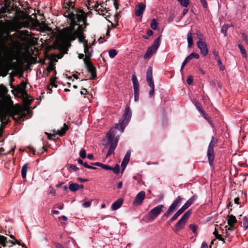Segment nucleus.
<instances>
[{
  "label": "nucleus",
  "mask_w": 248,
  "mask_h": 248,
  "mask_svg": "<svg viewBox=\"0 0 248 248\" xmlns=\"http://www.w3.org/2000/svg\"><path fill=\"white\" fill-rule=\"evenodd\" d=\"M68 126L64 124L61 130H58L55 133H54L53 135H59L62 136L65 134V132L68 130Z\"/></svg>",
  "instance_id": "22"
},
{
  "label": "nucleus",
  "mask_w": 248,
  "mask_h": 248,
  "mask_svg": "<svg viewBox=\"0 0 248 248\" xmlns=\"http://www.w3.org/2000/svg\"><path fill=\"white\" fill-rule=\"evenodd\" d=\"M189 227L192 230L193 232L194 233H196L197 232V228L195 225L191 224L190 225Z\"/></svg>",
  "instance_id": "48"
},
{
  "label": "nucleus",
  "mask_w": 248,
  "mask_h": 248,
  "mask_svg": "<svg viewBox=\"0 0 248 248\" xmlns=\"http://www.w3.org/2000/svg\"><path fill=\"white\" fill-rule=\"evenodd\" d=\"M80 156L82 158H85L86 156V151L84 149H81L79 153Z\"/></svg>",
  "instance_id": "41"
},
{
  "label": "nucleus",
  "mask_w": 248,
  "mask_h": 248,
  "mask_svg": "<svg viewBox=\"0 0 248 248\" xmlns=\"http://www.w3.org/2000/svg\"><path fill=\"white\" fill-rule=\"evenodd\" d=\"M149 86L150 87V90L149 93V96L150 97H152L154 95V94L155 85H154V84H152V85H149Z\"/></svg>",
  "instance_id": "35"
},
{
  "label": "nucleus",
  "mask_w": 248,
  "mask_h": 248,
  "mask_svg": "<svg viewBox=\"0 0 248 248\" xmlns=\"http://www.w3.org/2000/svg\"><path fill=\"white\" fill-rule=\"evenodd\" d=\"M56 247L57 248H65L62 245L59 243L56 244Z\"/></svg>",
  "instance_id": "62"
},
{
  "label": "nucleus",
  "mask_w": 248,
  "mask_h": 248,
  "mask_svg": "<svg viewBox=\"0 0 248 248\" xmlns=\"http://www.w3.org/2000/svg\"><path fill=\"white\" fill-rule=\"evenodd\" d=\"M69 189L72 192L76 191L79 189L78 185L76 183H72L69 185Z\"/></svg>",
  "instance_id": "26"
},
{
  "label": "nucleus",
  "mask_w": 248,
  "mask_h": 248,
  "mask_svg": "<svg viewBox=\"0 0 248 248\" xmlns=\"http://www.w3.org/2000/svg\"><path fill=\"white\" fill-rule=\"evenodd\" d=\"M122 186H123V182H119L117 185L118 188L121 189L122 187Z\"/></svg>",
  "instance_id": "61"
},
{
  "label": "nucleus",
  "mask_w": 248,
  "mask_h": 248,
  "mask_svg": "<svg viewBox=\"0 0 248 248\" xmlns=\"http://www.w3.org/2000/svg\"><path fill=\"white\" fill-rule=\"evenodd\" d=\"M217 142V140L213 137L208 147L207 156L211 167H213V161L214 159V147Z\"/></svg>",
  "instance_id": "5"
},
{
  "label": "nucleus",
  "mask_w": 248,
  "mask_h": 248,
  "mask_svg": "<svg viewBox=\"0 0 248 248\" xmlns=\"http://www.w3.org/2000/svg\"><path fill=\"white\" fill-rule=\"evenodd\" d=\"M83 61L88 71L91 74L92 78L93 79L96 77V68L93 65L90 60H87V58L83 59Z\"/></svg>",
  "instance_id": "11"
},
{
  "label": "nucleus",
  "mask_w": 248,
  "mask_h": 248,
  "mask_svg": "<svg viewBox=\"0 0 248 248\" xmlns=\"http://www.w3.org/2000/svg\"><path fill=\"white\" fill-rule=\"evenodd\" d=\"M4 6L0 9V18L3 16V14L9 12V10L8 9L10 6L11 1L10 0H6L4 1Z\"/></svg>",
  "instance_id": "17"
},
{
  "label": "nucleus",
  "mask_w": 248,
  "mask_h": 248,
  "mask_svg": "<svg viewBox=\"0 0 248 248\" xmlns=\"http://www.w3.org/2000/svg\"><path fill=\"white\" fill-rule=\"evenodd\" d=\"M187 40L188 43V47L190 48L192 47L193 45V41L192 39V33L191 32H189L187 34Z\"/></svg>",
  "instance_id": "24"
},
{
  "label": "nucleus",
  "mask_w": 248,
  "mask_h": 248,
  "mask_svg": "<svg viewBox=\"0 0 248 248\" xmlns=\"http://www.w3.org/2000/svg\"><path fill=\"white\" fill-rule=\"evenodd\" d=\"M131 117V112L130 110V108L127 107L125 108L124 110V119L119 121V123L116 124V126L114 128H115V132L118 129L120 130L121 133L123 132L125 127L128 123Z\"/></svg>",
  "instance_id": "4"
},
{
  "label": "nucleus",
  "mask_w": 248,
  "mask_h": 248,
  "mask_svg": "<svg viewBox=\"0 0 248 248\" xmlns=\"http://www.w3.org/2000/svg\"><path fill=\"white\" fill-rule=\"evenodd\" d=\"M200 112H201V113L202 114L203 116L204 117V118L205 119H206V120H209V117H208V115H207V114L205 112V111L203 110H203H202L201 111H200Z\"/></svg>",
  "instance_id": "51"
},
{
  "label": "nucleus",
  "mask_w": 248,
  "mask_h": 248,
  "mask_svg": "<svg viewBox=\"0 0 248 248\" xmlns=\"http://www.w3.org/2000/svg\"><path fill=\"white\" fill-rule=\"evenodd\" d=\"M117 54V52L115 49H110L108 52V55L111 58H114Z\"/></svg>",
  "instance_id": "32"
},
{
  "label": "nucleus",
  "mask_w": 248,
  "mask_h": 248,
  "mask_svg": "<svg viewBox=\"0 0 248 248\" xmlns=\"http://www.w3.org/2000/svg\"><path fill=\"white\" fill-rule=\"evenodd\" d=\"M47 70H48V71H50L54 69V65H53L52 64L50 63V64L47 66Z\"/></svg>",
  "instance_id": "55"
},
{
  "label": "nucleus",
  "mask_w": 248,
  "mask_h": 248,
  "mask_svg": "<svg viewBox=\"0 0 248 248\" xmlns=\"http://www.w3.org/2000/svg\"><path fill=\"white\" fill-rule=\"evenodd\" d=\"M217 62L218 64L220 66V68L221 70H223L224 69V67L222 65V62L220 59H217Z\"/></svg>",
  "instance_id": "50"
},
{
  "label": "nucleus",
  "mask_w": 248,
  "mask_h": 248,
  "mask_svg": "<svg viewBox=\"0 0 248 248\" xmlns=\"http://www.w3.org/2000/svg\"><path fill=\"white\" fill-rule=\"evenodd\" d=\"M198 47L200 49L201 53L203 55L206 56L208 53V50L207 48V45L204 40H198L197 42Z\"/></svg>",
  "instance_id": "12"
},
{
  "label": "nucleus",
  "mask_w": 248,
  "mask_h": 248,
  "mask_svg": "<svg viewBox=\"0 0 248 248\" xmlns=\"http://www.w3.org/2000/svg\"><path fill=\"white\" fill-rule=\"evenodd\" d=\"M74 4L70 2L64 4L63 7V16L70 20V24L68 27L62 29L58 33L56 40V44L60 48L65 49L70 46V42L78 38L79 42L83 44L87 42L85 40L83 35V29L78 22L83 21L85 24L86 17L84 12L80 10H78L74 8Z\"/></svg>",
  "instance_id": "1"
},
{
  "label": "nucleus",
  "mask_w": 248,
  "mask_h": 248,
  "mask_svg": "<svg viewBox=\"0 0 248 248\" xmlns=\"http://www.w3.org/2000/svg\"><path fill=\"white\" fill-rule=\"evenodd\" d=\"M145 198V192L141 191L138 193L136 196L135 199L133 202V205L139 206L142 204Z\"/></svg>",
  "instance_id": "13"
},
{
  "label": "nucleus",
  "mask_w": 248,
  "mask_h": 248,
  "mask_svg": "<svg viewBox=\"0 0 248 248\" xmlns=\"http://www.w3.org/2000/svg\"><path fill=\"white\" fill-rule=\"evenodd\" d=\"M180 216V214L177 211L174 215L172 216V217L170 219V222H173L178 217Z\"/></svg>",
  "instance_id": "40"
},
{
  "label": "nucleus",
  "mask_w": 248,
  "mask_h": 248,
  "mask_svg": "<svg viewBox=\"0 0 248 248\" xmlns=\"http://www.w3.org/2000/svg\"><path fill=\"white\" fill-rule=\"evenodd\" d=\"M102 164V163H99V162H95V163H93L92 165L97 166H99V167H101Z\"/></svg>",
  "instance_id": "64"
},
{
  "label": "nucleus",
  "mask_w": 248,
  "mask_h": 248,
  "mask_svg": "<svg viewBox=\"0 0 248 248\" xmlns=\"http://www.w3.org/2000/svg\"><path fill=\"white\" fill-rule=\"evenodd\" d=\"M83 165L86 168L91 169H95L96 168L92 167L91 166L88 165L86 162L83 163Z\"/></svg>",
  "instance_id": "52"
},
{
  "label": "nucleus",
  "mask_w": 248,
  "mask_h": 248,
  "mask_svg": "<svg viewBox=\"0 0 248 248\" xmlns=\"http://www.w3.org/2000/svg\"><path fill=\"white\" fill-rule=\"evenodd\" d=\"M227 223L229 226V230H232L233 227H236L235 224L237 222V219L235 216L232 215L228 216L227 217Z\"/></svg>",
  "instance_id": "14"
},
{
  "label": "nucleus",
  "mask_w": 248,
  "mask_h": 248,
  "mask_svg": "<svg viewBox=\"0 0 248 248\" xmlns=\"http://www.w3.org/2000/svg\"><path fill=\"white\" fill-rule=\"evenodd\" d=\"M193 80V79L192 76H189L187 78L186 82L189 85H190L192 83Z\"/></svg>",
  "instance_id": "46"
},
{
  "label": "nucleus",
  "mask_w": 248,
  "mask_h": 248,
  "mask_svg": "<svg viewBox=\"0 0 248 248\" xmlns=\"http://www.w3.org/2000/svg\"><path fill=\"white\" fill-rule=\"evenodd\" d=\"M131 153L130 151H128L125 155H124V157L122 161V164H121V167L123 168L122 171H123L124 169H125V167L127 164L129 162V161L130 160V157Z\"/></svg>",
  "instance_id": "19"
},
{
  "label": "nucleus",
  "mask_w": 248,
  "mask_h": 248,
  "mask_svg": "<svg viewBox=\"0 0 248 248\" xmlns=\"http://www.w3.org/2000/svg\"><path fill=\"white\" fill-rule=\"evenodd\" d=\"M230 27V26L228 24H225L222 26L221 31V32L224 34V36H226L227 35V31Z\"/></svg>",
  "instance_id": "28"
},
{
  "label": "nucleus",
  "mask_w": 248,
  "mask_h": 248,
  "mask_svg": "<svg viewBox=\"0 0 248 248\" xmlns=\"http://www.w3.org/2000/svg\"><path fill=\"white\" fill-rule=\"evenodd\" d=\"M26 84L25 82H22L20 85L17 87V91L19 93H20L22 95H24L26 93Z\"/></svg>",
  "instance_id": "21"
},
{
  "label": "nucleus",
  "mask_w": 248,
  "mask_h": 248,
  "mask_svg": "<svg viewBox=\"0 0 248 248\" xmlns=\"http://www.w3.org/2000/svg\"><path fill=\"white\" fill-rule=\"evenodd\" d=\"M30 110L27 108H23L20 105L10 107L6 105L0 106V119L2 123H8L7 117L12 116L14 119L26 117L29 114Z\"/></svg>",
  "instance_id": "2"
},
{
  "label": "nucleus",
  "mask_w": 248,
  "mask_h": 248,
  "mask_svg": "<svg viewBox=\"0 0 248 248\" xmlns=\"http://www.w3.org/2000/svg\"><path fill=\"white\" fill-rule=\"evenodd\" d=\"M77 179L78 181H79L80 182H87L88 181V180L87 179H83V178H81L80 177L78 178Z\"/></svg>",
  "instance_id": "57"
},
{
  "label": "nucleus",
  "mask_w": 248,
  "mask_h": 248,
  "mask_svg": "<svg viewBox=\"0 0 248 248\" xmlns=\"http://www.w3.org/2000/svg\"><path fill=\"white\" fill-rule=\"evenodd\" d=\"M87 93V91L85 89H82L80 91V93L81 94H86Z\"/></svg>",
  "instance_id": "59"
},
{
  "label": "nucleus",
  "mask_w": 248,
  "mask_h": 248,
  "mask_svg": "<svg viewBox=\"0 0 248 248\" xmlns=\"http://www.w3.org/2000/svg\"><path fill=\"white\" fill-rule=\"evenodd\" d=\"M158 26V23L156 21L155 19H153L152 20L151 23V27L153 30H156L157 29Z\"/></svg>",
  "instance_id": "33"
},
{
  "label": "nucleus",
  "mask_w": 248,
  "mask_h": 248,
  "mask_svg": "<svg viewBox=\"0 0 248 248\" xmlns=\"http://www.w3.org/2000/svg\"><path fill=\"white\" fill-rule=\"evenodd\" d=\"M193 103L195 105L197 109L199 111H201L203 109L202 108V106L201 104L199 102V101L197 99H193Z\"/></svg>",
  "instance_id": "27"
},
{
  "label": "nucleus",
  "mask_w": 248,
  "mask_h": 248,
  "mask_svg": "<svg viewBox=\"0 0 248 248\" xmlns=\"http://www.w3.org/2000/svg\"><path fill=\"white\" fill-rule=\"evenodd\" d=\"M147 34L149 35V36H151L153 35V32L152 30H148L147 31Z\"/></svg>",
  "instance_id": "63"
},
{
  "label": "nucleus",
  "mask_w": 248,
  "mask_h": 248,
  "mask_svg": "<svg viewBox=\"0 0 248 248\" xmlns=\"http://www.w3.org/2000/svg\"><path fill=\"white\" fill-rule=\"evenodd\" d=\"M181 200V198L180 196H178L170 206L168 210L163 215V217H165L166 218H167L171 214H172L176 209L177 207L180 205Z\"/></svg>",
  "instance_id": "8"
},
{
  "label": "nucleus",
  "mask_w": 248,
  "mask_h": 248,
  "mask_svg": "<svg viewBox=\"0 0 248 248\" xmlns=\"http://www.w3.org/2000/svg\"><path fill=\"white\" fill-rule=\"evenodd\" d=\"M181 5L184 7H186L189 3V0H177Z\"/></svg>",
  "instance_id": "34"
},
{
  "label": "nucleus",
  "mask_w": 248,
  "mask_h": 248,
  "mask_svg": "<svg viewBox=\"0 0 248 248\" xmlns=\"http://www.w3.org/2000/svg\"><path fill=\"white\" fill-rule=\"evenodd\" d=\"M84 50L85 54V57L84 59H86L87 60H90V58L92 55V50H90V46L88 44V42H84Z\"/></svg>",
  "instance_id": "16"
},
{
  "label": "nucleus",
  "mask_w": 248,
  "mask_h": 248,
  "mask_svg": "<svg viewBox=\"0 0 248 248\" xmlns=\"http://www.w3.org/2000/svg\"><path fill=\"white\" fill-rule=\"evenodd\" d=\"M92 203V201H87L83 203L82 206L85 208L89 207Z\"/></svg>",
  "instance_id": "45"
},
{
  "label": "nucleus",
  "mask_w": 248,
  "mask_h": 248,
  "mask_svg": "<svg viewBox=\"0 0 248 248\" xmlns=\"http://www.w3.org/2000/svg\"><path fill=\"white\" fill-rule=\"evenodd\" d=\"M70 168L74 170H78V167L75 165H71Z\"/></svg>",
  "instance_id": "58"
},
{
  "label": "nucleus",
  "mask_w": 248,
  "mask_h": 248,
  "mask_svg": "<svg viewBox=\"0 0 248 248\" xmlns=\"http://www.w3.org/2000/svg\"><path fill=\"white\" fill-rule=\"evenodd\" d=\"M6 240V237L4 236L0 235V244H1L3 247H5L6 246L5 243Z\"/></svg>",
  "instance_id": "36"
},
{
  "label": "nucleus",
  "mask_w": 248,
  "mask_h": 248,
  "mask_svg": "<svg viewBox=\"0 0 248 248\" xmlns=\"http://www.w3.org/2000/svg\"><path fill=\"white\" fill-rule=\"evenodd\" d=\"M202 6L204 8H206L207 7V3L206 2V0H200Z\"/></svg>",
  "instance_id": "54"
},
{
  "label": "nucleus",
  "mask_w": 248,
  "mask_h": 248,
  "mask_svg": "<svg viewBox=\"0 0 248 248\" xmlns=\"http://www.w3.org/2000/svg\"><path fill=\"white\" fill-rule=\"evenodd\" d=\"M160 36L156 39L153 43V44L149 47L144 55L145 59H149L156 52L160 43Z\"/></svg>",
  "instance_id": "6"
},
{
  "label": "nucleus",
  "mask_w": 248,
  "mask_h": 248,
  "mask_svg": "<svg viewBox=\"0 0 248 248\" xmlns=\"http://www.w3.org/2000/svg\"><path fill=\"white\" fill-rule=\"evenodd\" d=\"M112 170L114 172L115 174H118L120 171V167L118 164H116L114 168L112 167Z\"/></svg>",
  "instance_id": "39"
},
{
  "label": "nucleus",
  "mask_w": 248,
  "mask_h": 248,
  "mask_svg": "<svg viewBox=\"0 0 248 248\" xmlns=\"http://www.w3.org/2000/svg\"><path fill=\"white\" fill-rule=\"evenodd\" d=\"M152 67H149L147 69V74H146V80L148 83V85H151L154 84V81L153 80V77H152Z\"/></svg>",
  "instance_id": "18"
},
{
  "label": "nucleus",
  "mask_w": 248,
  "mask_h": 248,
  "mask_svg": "<svg viewBox=\"0 0 248 248\" xmlns=\"http://www.w3.org/2000/svg\"><path fill=\"white\" fill-rule=\"evenodd\" d=\"M189 60L192 59L193 58H195L196 59H198L200 57L199 55L195 52H193L191 53L189 56L187 57Z\"/></svg>",
  "instance_id": "31"
},
{
  "label": "nucleus",
  "mask_w": 248,
  "mask_h": 248,
  "mask_svg": "<svg viewBox=\"0 0 248 248\" xmlns=\"http://www.w3.org/2000/svg\"><path fill=\"white\" fill-rule=\"evenodd\" d=\"M226 229L227 230V232L229 233H232V237L235 234V230L236 228V227H233L231 231L229 230V226H226Z\"/></svg>",
  "instance_id": "42"
},
{
  "label": "nucleus",
  "mask_w": 248,
  "mask_h": 248,
  "mask_svg": "<svg viewBox=\"0 0 248 248\" xmlns=\"http://www.w3.org/2000/svg\"><path fill=\"white\" fill-rule=\"evenodd\" d=\"M242 226L245 230L248 228V219L246 217H244L243 218Z\"/></svg>",
  "instance_id": "30"
},
{
  "label": "nucleus",
  "mask_w": 248,
  "mask_h": 248,
  "mask_svg": "<svg viewBox=\"0 0 248 248\" xmlns=\"http://www.w3.org/2000/svg\"><path fill=\"white\" fill-rule=\"evenodd\" d=\"M191 214V210H189L183 215L180 220L175 225V229L176 231H179L184 228Z\"/></svg>",
  "instance_id": "7"
},
{
  "label": "nucleus",
  "mask_w": 248,
  "mask_h": 248,
  "mask_svg": "<svg viewBox=\"0 0 248 248\" xmlns=\"http://www.w3.org/2000/svg\"><path fill=\"white\" fill-rule=\"evenodd\" d=\"M238 46L239 48L240 49L241 53L243 55V57L245 58H246L247 56V52H246L245 49L244 48V47L240 44H239L238 45Z\"/></svg>",
  "instance_id": "29"
},
{
  "label": "nucleus",
  "mask_w": 248,
  "mask_h": 248,
  "mask_svg": "<svg viewBox=\"0 0 248 248\" xmlns=\"http://www.w3.org/2000/svg\"><path fill=\"white\" fill-rule=\"evenodd\" d=\"M197 198V196L193 195L186 202H187V203L190 206L194 202Z\"/></svg>",
  "instance_id": "38"
},
{
  "label": "nucleus",
  "mask_w": 248,
  "mask_h": 248,
  "mask_svg": "<svg viewBox=\"0 0 248 248\" xmlns=\"http://www.w3.org/2000/svg\"><path fill=\"white\" fill-rule=\"evenodd\" d=\"M190 61L189 60V59H188L187 57H186L185 60L184 61V62H183L182 63V66H181V71H182L184 66H185V65L187 63V62Z\"/></svg>",
  "instance_id": "44"
},
{
  "label": "nucleus",
  "mask_w": 248,
  "mask_h": 248,
  "mask_svg": "<svg viewBox=\"0 0 248 248\" xmlns=\"http://www.w3.org/2000/svg\"><path fill=\"white\" fill-rule=\"evenodd\" d=\"M201 248H208L207 244L205 242H203L201 245Z\"/></svg>",
  "instance_id": "56"
},
{
  "label": "nucleus",
  "mask_w": 248,
  "mask_h": 248,
  "mask_svg": "<svg viewBox=\"0 0 248 248\" xmlns=\"http://www.w3.org/2000/svg\"><path fill=\"white\" fill-rule=\"evenodd\" d=\"M164 207V205L159 204L151 209L148 214L149 219L152 221L156 218L162 212Z\"/></svg>",
  "instance_id": "10"
},
{
  "label": "nucleus",
  "mask_w": 248,
  "mask_h": 248,
  "mask_svg": "<svg viewBox=\"0 0 248 248\" xmlns=\"http://www.w3.org/2000/svg\"><path fill=\"white\" fill-rule=\"evenodd\" d=\"M123 199L120 198L114 202L111 205V209L112 210H116L118 209L123 204Z\"/></svg>",
  "instance_id": "20"
},
{
  "label": "nucleus",
  "mask_w": 248,
  "mask_h": 248,
  "mask_svg": "<svg viewBox=\"0 0 248 248\" xmlns=\"http://www.w3.org/2000/svg\"><path fill=\"white\" fill-rule=\"evenodd\" d=\"M196 34H197V37H198L199 40H203L202 39V38L203 37L202 34L201 33H200L199 31H197Z\"/></svg>",
  "instance_id": "49"
},
{
  "label": "nucleus",
  "mask_w": 248,
  "mask_h": 248,
  "mask_svg": "<svg viewBox=\"0 0 248 248\" xmlns=\"http://www.w3.org/2000/svg\"><path fill=\"white\" fill-rule=\"evenodd\" d=\"M107 138L110 144V147L106 156L108 157L114 153L119 140V137H116L115 128H111L107 133Z\"/></svg>",
  "instance_id": "3"
},
{
  "label": "nucleus",
  "mask_w": 248,
  "mask_h": 248,
  "mask_svg": "<svg viewBox=\"0 0 248 248\" xmlns=\"http://www.w3.org/2000/svg\"><path fill=\"white\" fill-rule=\"evenodd\" d=\"M134 100L137 101L139 100L140 89H134Z\"/></svg>",
  "instance_id": "37"
},
{
  "label": "nucleus",
  "mask_w": 248,
  "mask_h": 248,
  "mask_svg": "<svg viewBox=\"0 0 248 248\" xmlns=\"http://www.w3.org/2000/svg\"><path fill=\"white\" fill-rule=\"evenodd\" d=\"M28 170V164H24L21 169V175L23 178H26Z\"/></svg>",
  "instance_id": "25"
},
{
  "label": "nucleus",
  "mask_w": 248,
  "mask_h": 248,
  "mask_svg": "<svg viewBox=\"0 0 248 248\" xmlns=\"http://www.w3.org/2000/svg\"><path fill=\"white\" fill-rule=\"evenodd\" d=\"M132 81L133 84L134 89H140L138 79L135 75L132 76Z\"/></svg>",
  "instance_id": "23"
},
{
  "label": "nucleus",
  "mask_w": 248,
  "mask_h": 248,
  "mask_svg": "<svg viewBox=\"0 0 248 248\" xmlns=\"http://www.w3.org/2000/svg\"><path fill=\"white\" fill-rule=\"evenodd\" d=\"M242 37L246 43L248 45V36L244 33L242 34Z\"/></svg>",
  "instance_id": "47"
},
{
  "label": "nucleus",
  "mask_w": 248,
  "mask_h": 248,
  "mask_svg": "<svg viewBox=\"0 0 248 248\" xmlns=\"http://www.w3.org/2000/svg\"><path fill=\"white\" fill-rule=\"evenodd\" d=\"M186 208H185L184 205L180 208L179 209L177 212L180 214L181 215L186 210Z\"/></svg>",
  "instance_id": "53"
},
{
  "label": "nucleus",
  "mask_w": 248,
  "mask_h": 248,
  "mask_svg": "<svg viewBox=\"0 0 248 248\" xmlns=\"http://www.w3.org/2000/svg\"><path fill=\"white\" fill-rule=\"evenodd\" d=\"M101 167L105 170H111L112 169L111 167L104 164H102Z\"/></svg>",
  "instance_id": "43"
},
{
  "label": "nucleus",
  "mask_w": 248,
  "mask_h": 248,
  "mask_svg": "<svg viewBox=\"0 0 248 248\" xmlns=\"http://www.w3.org/2000/svg\"><path fill=\"white\" fill-rule=\"evenodd\" d=\"M59 219H62L64 221H66L67 220V218L66 216H62L60 217H59Z\"/></svg>",
  "instance_id": "60"
},
{
  "label": "nucleus",
  "mask_w": 248,
  "mask_h": 248,
  "mask_svg": "<svg viewBox=\"0 0 248 248\" xmlns=\"http://www.w3.org/2000/svg\"><path fill=\"white\" fill-rule=\"evenodd\" d=\"M222 233L223 237H222L221 235L217 233V232L216 229H215L213 232L216 238L222 241L223 243H225V239L223 237L226 238H227L229 241H231L232 238V233L228 232L226 226L225 227V229L222 230Z\"/></svg>",
  "instance_id": "9"
},
{
  "label": "nucleus",
  "mask_w": 248,
  "mask_h": 248,
  "mask_svg": "<svg viewBox=\"0 0 248 248\" xmlns=\"http://www.w3.org/2000/svg\"><path fill=\"white\" fill-rule=\"evenodd\" d=\"M146 5L143 3H140L135 7V15L137 16H142L145 9Z\"/></svg>",
  "instance_id": "15"
}]
</instances>
